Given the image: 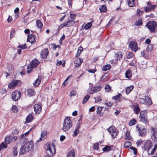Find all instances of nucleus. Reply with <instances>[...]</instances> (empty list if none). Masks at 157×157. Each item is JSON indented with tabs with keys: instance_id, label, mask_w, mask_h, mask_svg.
Returning <instances> with one entry per match:
<instances>
[{
	"instance_id": "nucleus-14",
	"label": "nucleus",
	"mask_w": 157,
	"mask_h": 157,
	"mask_svg": "<svg viewBox=\"0 0 157 157\" xmlns=\"http://www.w3.org/2000/svg\"><path fill=\"white\" fill-rule=\"evenodd\" d=\"M152 146V145L151 141L147 140L144 144V150L147 151L148 152V151Z\"/></svg>"
},
{
	"instance_id": "nucleus-1",
	"label": "nucleus",
	"mask_w": 157,
	"mask_h": 157,
	"mask_svg": "<svg viewBox=\"0 0 157 157\" xmlns=\"http://www.w3.org/2000/svg\"><path fill=\"white\" fill-rule=\"evenodd\" d=\"M34 144L32 141H24V144L20 148L19 153L20 155H23L31 151L33 147Z\"/></svg>"
},
{
	"instance_id": "nucleus-39",
	"label": "nucleus",
	"mask_w": 157,
	"mask_h": 157,
	"mask_svg": "<svg viewBox=\"0 0 157 157\" xmlns=\"http://www.w3.org/2000/svg\"><path fill=\"white\" fill-rule=\"evenodd\" d=\"M131 143L128 141H126L124 144V147L127 148L129 146H131Z\"/></svg>"
},
{
	"instance_id": "nucleus-20",
	"label": "nucleus",
	"mask_w": 157,
	"mask_h": 157,
	"mask_svg": "<svg viewBox=\"0 0 157 157\" xmlns=\"http://www.w3.org/2000/svg\"><path fill=\"white\" fill-rule=\"evenodd\" d=\"M28 95L29 97L34 96L35 94V92L34 90L32 89H29L27 90Z\"/></svg>"
},
{
	"instance_id": "nucleus-35",
	"label": "nucleus",
	"mask_w": 157,
	"mask_h": 157,
	"mask_svg": "<svg viewBox=\"0 0 157 157\" xmlns=\"http://www.w3.org/2000/svg\"><path fill=\"white\" fill-rule=\"evenodd\" d=\"M6 144H9L11 142L12 140L11 139V137L8 136L6 137L5 139Z\"/></svg>"
},
{
	"instance_id": "nucleus-15",
	"label": "nucleus",
	"mask_w": 157,
	"mask_h": 157,
	"mask_svg": "<svg viewBox=\"0 0 157 157\" xmlns=\"http://www.w3.org/2000/svg\"><path fill=\"white\" fill-rule=\"evenodd\" d=\"M48 54V49L44 48L43 50L40 53V57L42 59H45L47 58Z\"/></svg>"
},
{
	"instance_id": "nucleus-52",
	"label": "nucleus",
	"mask_w": 157,
	"mask_h": 157,
	"mask_svg": "<svg viewBox=\"0 0 157 157\" xmlns=\"http://www.w3.org/2000/svg\"><path fill=\"white\" fill-rule=\"evenodd\" d=\"M143 13L142 11H140V9H138L136 11V15L137 16H140Z\"/></svg>"
},
{
	"instance_id": "nucleus-41",
	"label": "nucleus",
	"mask_w": 157,
	"mask_h": 157,
	"mask_svg": "<svg viewBox=\"0 0 157 157\" xmlns=\"http://www.w3.org/2000/svg\"><path fill=\"white\" fill-rule=\"evenodd\" d=\"M90 98V96L89 95H86L84 98L83 100L82 101L83 104L85 103Z\"/></svg>"
},
{
	"instance_id": "nucleus-34",
	"label": "nucleus",
	"mask_w": 157,
	"mask_h": 157,
	"mask_svg": "<svg viewBox=\"0 0 157 157\" xmlns=\"http://www.w3.org/2000/svg\"><path fill=\"white\" fill-rule=\"evenodd\" d=\"M75 23V21H73V20L68 21L67 22V27H70L74 25Z\"/></svg>"
},
{
	"instance_id": "nucleus-29",
	"label": "nucleus",
	"mask_w": 157,
	"mask_h": 157,
	"mask_svg": "<svg viewBox=\"0 0 157 157\" xmlns=\"http://www.w3.org/2000/svg\"><path fill=\"white\" fill-rule=\"evenodd\" d=\"M17 144L15 145L13 147V153L14 155L15 156H17V155L18 151H17Z\"/></svg>"
},
{
	"instance_id": "nucleus-2",
	"label": "nucleus",
	"mask_w": 157,
	"mask_h": 157,
	"mask_svg": "<svg viewBox=\"0 0 157 157\" xmlns=\"http://www.w3.org/2000/svg\"><path fill=\"white\" fill-rule=\"evenodd\" d=\"M72 127V123L70 118L69 117L66 118L63 121L62 130L66 132L68 131Z\"/></svg>"
},
{
	"instance_id": "nucleus-58",
	"label": "nucleus",
	"mask_w": 157,
	"mask_h": 157,
	"mask_svg": "<svg viewBox=\"0 0 157 157\" xmlns=\"http://www.w3.org/2000/svg\"><path fill=\"white\" fill-rule=\"evenodd\" d=\"M102 108L100 106H98L97 110V113H100L102 110Z\"/></svg>"
},
{
	"instance_id": "nucleus-8",
	"label": "nucleus",
	"mask_w": 157,
	"mask_h": 157,
	"mask_svg": "<svg viewBox=\"0 0 157 157\" xmlns=\"http://www.w3.org/2000/svg\"><path fill=\"white\" fill-rule=\"evenodd\" d=\"M129 46L131 50L135 52L139 49L137 42L134 41H131Z\"/></svg>"
},
{
	"instance_id": "nucleus-10",
	"label": "nucleus",
	"mask_w": 157,
	"mask_h": 157,
	"mask_svg": "<svg viewBox=\"0 0 157 157\" xmlns=\"http://www.w3.org/2000/svg\"><path fill=\"white\" fill-rule=\"evenodd\" d=\"M45 148L47 150H49L51 155L55 153L56 152L55 147L54 145L52 144L51 145L48 144L45 146Z\"/></svg>"
},
{
	"instance_id": "nucleus-18",
	"label": "nucleus",
	"mask_w": 157,
	"mask_h": 157,
	"mask_svg": "<svg viewBox=\"0 0 157 157\" xmlns=\"http://www.w3.org/2000/svg\"><path fill=\"white\" fill-rule=\"evenodd\" d=\"M156 6L155 5H153L152 6H151V7L150 6H145L144 7V11L146 13L150 12L151 11L153 10Z\"/></svg>"
},
{
	"instance_id": "nucleus-63",
	"label": "nucleus",
	"mask_w": 157,
	"mask_h": 157,
	"mask_svg": "<svg viewBox=\"0 0 157 157\" xmlns=\"http://www.w3.org/2000/svg\"><path fill=\"white\" fill-rule=\"evenodd\" d=\"M133 56V55L132 53L129 52L127 56V58L129 59L132 58Z\"/></svg>"
},
{
	"instance_id": "nucleus-6",
	"label": "nucleus",
	"mask_w": 157,
	"mask_h": 157,
	"mask_svg": "<svg viewBox=\"0 0 157 157\" xmlns=\"http://www.w3.org/2000/svg\"><path fill=\"white\" fill-rule=\"evenodd\" d=\"M21 96L19 91L14 90L12 94V98L13 101H16L20 99Z\"/></svg>"
},
{
	"instance_id": "nucleus-60",
	"label": "nucleus",
	"mask_w": 157,
	"mask_h": 157,
	"mask_svg": "<svg viewBox=\"0 0 157 157\" xmlns=\"http://www.w3.org/2000/svg\"><path fill=\"white\" fill-rule=\"evenodd\" d=\"M31 130V128L30 129L29 131L28 132H27L25 133L22 134V135H21V137H25V136H28V134H29V132Z\"/></svg>"
},
{
	"instance_id": "nucleus-40",
	"label": "nucleus",
	"mask_w": 157,
	"mask_h": 157,
	"mask_svg": "<svg viewBox=\"0 0 157 157\" xmlns=\"http://www.w3.org/2000/svg\"><path fill=\"white\" fill-rule=\"evenodd\" d=\"M105 90L107 92H108L111 89V87L109 84L106 85L105 86Z\"/></svg>"
},
{
	"instance_id": "nucleus-57",
	"label": "nucleus",
	"mask_w": 157,
	"mask_h": 157,
	"mask_svg": "<svg viewBox=\"0 0 157 157\" xmlns=\"http://www.w3.org/2000/svg\"><path fill=\"white\" fill-rule=\"evenodd\" d=\"M51 45L52 46V48L54 49L55 50L57 48H60V47L59 45H56L55 44H52Z\"/></svg>"
},
{
	"instance_id": "nucleus-21",
	"label": "nucleus",
	"mask_w": 157,
	"mask_h": 157,
	"mask_svg": "<svg viewBox=\"0 0 157 157\" xmlns=\"http://www.w3.org/2000/svg\"><path fill=\"white\" fill-rule=\"evenodd\" d=\"M47 137V133L46 132L42 131L41 134V137L37 141H40L42 140H44Z\"/></svg>"
},
{
	"instance_id": "nucleus-7",
	"label": "nucleus",
	"mask_w": 157,
	"mask_h": 157,
	"mask_svg": "<svg viewBox=\"0 0 157 157\" xmlns=\"http://www.w3.org/2000/svg\"><path fill=\"white\" fill-rule=\"evenodd\" d=\"M21 84L20 80H13L8 85V87L11 89H13L17 86H20Z\"/></svg>"
},
{
	"instance_id": "nucleus-42",
	"label": "nucleus",
	"mask_w": 157,
	"mask_h": 157,
	"mask_svg": "<svg viewBox=\"0 0 157 157\" xmlns=\"http://www.w3.org/2000/svg\"><path fill=\"white\" fill-rule=\"evenodd\" d=\"M151 135H157V132L156 128H151Z\"/></svg>"
},
{
	"instance_id": "nucleus-13",
	"label": "nucleus",
	"mask_w": 157,
	"mask_h": 157,
	"mask_svg": "<svg viewBox=\"0 0 157 157\" xmlns=\"http://www.w3.org/2000/svg\"><path fill=\"white\" fill-rule=\"evenodd\" d=\"M34 109L35 114H38L41 112L42 108L41 106L38 104H36L34 106Z\"/></svg>"
},
{
	"instance_id": "nucleus-43",
	"label": "nucleus",
	"mask_w": 157,
	"mask_h": 157,
	"mask_svg": "<svg viewBox=\"0 0 157 157\" xmlns=\"http://www.w3.org/2000/svg\"><path fill=\"white\" fill-rule=\"evenodd\" d=\"M7 147V145L3 142L2 143L0 144V151H1L2 149L6 148Z\"/></svg>"
},
{
	"instance_id": "nucleus-3",
	"label": "nucleus",
	"mask_w": 157,
	"mask_h": 157,
	"mask_svg": "<svg viewBox=\"0 0 157 157\" xmlns=\"http://www.w3.org/2000/svg\"><path fill=\"white\" fill-rule=\"evenodd\" d=\"M39 63V62L38 60L36 59L33 60L27 66V73L29 74L30 73L33 68L37 67Z\"/></svg>"
},
{
	"instance_id": "nucleus-61",
	"label": "nucleus",
	"mask_w": 157,
	"mask_h": 157,
	"mask_svg": "<svg viewBox=\"0 0 157 157\" xmlns=\"http://www.w3.org/2000/svg\"><path fill=\"white\" fill-rule=\"evenodd\" d=\"M8 70L9 71L11 72L12 71L14 68L13 66L12 65H10L9 66Z\"/></svg>"
},
{
	"instance_id": "nucleus-19",
	"label": "nucleus",
	"mask_w": 157,
	"mask_h": 157,
	"mask_svg": "<svg viewBox=\"0 0 157 157\" xmlns=\"http://www.w3.org/2000/svg\"><path fill=\"white\" fill-rule=\"evenodd\" d=\"M133 107L135 113L136 114H138L140 111V109L139 108L138 105L137 104L134 105Z\"/></svg>"
},
{
	"instance_id": "nucleus-53",
	"label": "nucleus",
	"mask_w": 157,
	"mask_h": 157,
	"mask_svg": "<svg viewBox=\"0 0 157 157\" xmlns=\"http://www.w3.org/2000/svg\"><path fill=\"white\" fill-rule=\"evenodd\" d=\"M152 139L155 142H157V134L156 135H151Z\"/></svg>"
},
{
	"instance_id": "nucleus-11",
	"label": "nucleus",
	"mask_w": 157,
	"mask_h": 157,
	"mask_svg": "<svg viewBox=\"0 0 157 157\" xmlns=\"http://www.w3.org/2000/svg\"><path fill=\"white\" fill-rule=\"evenodd\" d=\"M123 53L121 52H119L115 54L116 58L115 59H113L111 61L112 63L115 64L117 63L118 60H120L122 57Z\"/></svg>"
},
{
	"instance_id": "nucleus-37",
	"label": "nucleus",
	"mask_w": 157,
	"mask_h": 157,
	"mask_svg": "<svg viewBox=\"0 0 157 157\" xmlns=\"http://www.w3.org/2000/svg\"><path fill=\"white\" fill-rule=\"evenodd\" d=\"M102 150L104 151H109L111 150V148L110 146H106L102 148Z\"/></svg>"
},
{
	"instance_id": "nucleus-25",
	"label": "nucleus",
	"mask_w": 157,
	"mask_h": 157,
	"mask_svg": "<svg viewBox=\"0 0 157 157\" xmlns=\"http://www.w3.org/2000/svg\"><path fill=\"white\" fill-rule=\"evenodd\" d=\"M134 86L133 85H130V86L127 87L126 90V94H128L131 91L133 90Z\"/></svg>"
},
{
	"instance_id": "nucleus-46",
	"label": "nucleus",
	"mask_w": 157,
	"mask_h": 157,
	"mask_svg": "<svg viewBox=\"0 0 157 157\" xmlns=\"http://www.w3.org/2000/svg\"><path fill=\"white\" fill-rule=\"evenodd\" d=\"M83 48L81 46H80L78 48L77 51V54L78 55V56H80L81 54V52L83 51Z\"/></svg>"
},
{
	"instance_id": "nucleus-44",
	"label": "nucleus",
	"mask_w": 157,
	"mask_h": 157,
	"mask_svg": "<svg viewBox=\"0 0 157 157\" xmlns=\"http://www.w3.org/2000/svg\"><path fill=\"white\" fill-rule=\"evenodd\" d=\"M138 102L142 104H145L146 102L145 99L140 98L138 99Z\"/></svg>"
},
{
	"instance_id": "nucleus-26",
	"label": "nucleus",
	"mask_w": 157,
	"mask_h": 157,
	"mask_svg": "<svg viewBox=\"0 0 157 157\" xmlns=\"http://www.w3.org/2000/svg\"><path fill=\"white\" fill-rule=\"evenodd\" d=\"M79 127H80V124L79 123L77 124L76 127L75 128V130L74 132V135L73 136H76L78 133L79 132V131L78 130V129Z\"/></svg>"
},
{
	"instance_id": "nucleus-62",
	"label": "nucleus",
	"mask_w": 157,
	"mask_h": 157,
	"mask_svg": "<svg viewBox=\"0 0 157 157\" xmlns=\"http://www.w3.org/2000/svg\"><path fill=\"white\" fill-rule=\"evenodd\" d=\"M97 70L96 69H90L87 70V71H88V72L93 73H95V72Z\"/></svg>"
},
{
	"instance_id": "nucleus-55",
	"label": "nucleus",
	"mask_w": 157,
	"mask_h": 157,
	"mask_svg": "<svg viewBox=\"0 0 157 157\" xmlns=\"http://www.w3.org/2000/svg\"><path fill=\"white\" fill-rule=\"evenodd\" d=\"M94 98L96 102H98L99 101H101L102 100L101 98L99 97H95Z\"/></svg>"
},
{
	"instance_id": "nucleus-5",
	"label": "nucleus",
	"mask_w": 157,
	"mask_h": 157,
	"mask_svg": "<svg viewBox=\"0 0 157 157\" xmlns=\"http://www.w3.org/2000/svg\"><path fill=\"white\" fill-rule=\"evenodd\" d=\"M147 28L150 30V32L154 33L155 31V29L157 25L156 21H149L147 24Z\"/></svg>"
},
{
	"instance_id": "nucleus-22",
	"label": "nucleus",
	"mask_w": 157,
	"mask_h": 157,
	"mask_svg": "<svg viewBox=\"0 0 157 157\" xmlns=\"http://www.w3.org/2000/svg\"><path fill=\"white\" fill-rule=\"evenodd\" d=\"M27 40L31 43H33L35 41L34 35L33 34L29 35L28 36Z\"/></svg>"
},
{
	"instance_id": "nucleus-48",
	"label": "nucleus",
	"mask_w": 157,
	"mask_h": 157,
	"mask_svg": "<svg viewBox=\"0 0 157 157\" xmlns=\"http://www.w3.org/2000/svg\"><path fill=\"white\" fill-rule=\"evenodd\" d=\"M18 48H21L22 49H24L26 48L27 47L25 44L23 45H20L17 47Z\"/></svg>"
},
{
	"instance_id": "nucleus-56",
	"label": "nucleus",
	"mask_w": 157,
	"mask_h": 157,
	"mask_svg": "<svg viewBox=\"0 0 157 157\" xmlns=\"http://www.w3.org/2000/svg\"><path fill=\"white\" fill-rule=\"evenodd\" d=\"M142 20L141 19H139L138 21L136 22V24L137 26H140L142 25Z\"/></svg>"
},
{
	"instance_id": "nucleus-9",
	"label": "nucleus",
	"mask_w": 157,
	"mask_h": 157,
	"mask_svg": "<svg viewBox=\"0 0 157 157\" xmlns=\"http://www.w3.org/2000/svg\"><path fill=\"white\" fill-rule=\"evenodd\" d=\"M101 89V86H99L91 87L88 89L87 92L89 94H92L98 92Z\"/></svg>"
},
{
	"instance_id": "nucleus-64",
	"label": "nucleus",
	"mask_w": 157,
	"mask_h": 157,
	"mask_svg": "<svg viewBox=\"0 0 157 157\" xmlns=\"http://www.w3.org/2000/svg\"><path fill=\"white\" fill-rule=\"evenodd\" d=\"M126 137L128 140H129L131 138L128 132H127L126 134Z\"/></svg>"
},
{
	"instance_id": "nucleus-27",
	"label": "nucleus",
	"mask_w": 157,
	"mask_h": 157,
	"mask_svg": "<svg viewBox=\"0 0 157 157\" xmlns=\"http://www.w3.org/2000/svg\"><path fill=\"white\" fill-rule=\"evenodd\" d=\"M111 68V66L110 64L106 65L104 66L102 68V70L105 71L110 70Z\"/></svg>"
},
{
	"instance_id": "nucleus-32",
	"label": "nucleus",
	"mask_w": 157,
	"mask_h": 157,
	"mask_svg": "<svg viewBox=\"0 0 157 157\" xmlns=\"http://www.w3.org/2000/svg\"><path fill=\"white\" fill-rule=\"evenodd\" d=\"M36 25L37 27L41 29L43 27V25L42 22L39 20H37L36 21Z\"/></svg>"
},
{
	"instance_id": "nucleus-59",
	"label": "nucleus",
	"mask_w": 157,
	"mask_h": 157,
	"mask_svg": "<svg viewBox=\"0 0 157 157\" xmlns=\"http://www.w3.org/2000/svg\"><path fill=\"white\" fill-rule=\"evenodd\" d=\"M130 149L133 151L135 155H136L137 154V149L135 147H130Z\"/></svg>"
},
{
	"instance_id": "nucleus-12",
	"label": "nucleus",
	"mask_w": 157,
	"mask_h": 157,
	"mask_svg": "<svg viewBox=\"0 0 157 157\" xmlns=\"http://www.w3.org/2000/svg\"><path fill=\"white\" fill-rule=\"evenodd\" d=\"M108 131L110 133L113 138H114L117 135V133L115 128L114 126H111L107 129Z\"/></svg>"
},
{
	"instance_id": "nucleus-28",
	"label": "nucleus",
	"mask_w": 157,
	"mask_h": 157,
	"mask_svg": "<svg viewBox=\"0 0 157 157\" xmlns=\"http://www.w3.org/2000/svg\"><path fill=\"white\" fill-rule=\"evenodd\" d=\"M33 117L32 115L31 114H29L26 117V120L27 123H29L31 122L33 120Z\"/></svg>"
},
{
	"instance_id": "nucleus-38",
	"label": "nucleus",
	"mask_w": 157,
	"mask_h": 157,
	"mask_svg": "<svg viewBox=\"0 0 157 157\" xmlns=\"http://www.w3.org/2000/svg\"><path fill=\"white\" fill-rule=\"evenodd\" d=\"M92 25V23L91 22H89L85 25L84 28L86 30L88 29L91 27Z\"/></svg>"
},
{
	"instance_id": "nucleus-49",
	"label": "nucleus",
	"mask_w": 157,
	"mask_h": 157,
	"mask_svg": "<svg viewBox=\"0 0 157 157\" xmlns=\"http://www.w3.org/2000/svg\"><path fill=\"white\" fill-rule=\"evenodd\" d=\"M73 0H68L67 2L69 6V8H72V1Z\"/></svg>"
},
{
	"instance_id": "nucleus-47",
	"label": "nucleus",
	"mask_w": 157,
	"mask_h": 157,
	"mask_svg": "<svg viewBox=\"0 0 157 157\" xmlns=\"http://www.w3.org/2000/svg\"><path fill=\"white\" fill-rule=\"evenodd\" d=\"M136 123V121L135 119H133L130 121L129 125L130 126L135 124Z\"/></svg>"
},
{
	"instance_id": "nucleus-23",
	"label": "nucleus",
	"mask_w": 157,
	"mask_h": 157,
	"mask_svg": "<svg viewBox=\"0 0 157 157\" xmlns=\"http://www.w3.org/2000/svg\"><path fill=\"white\" fill-rule=\"evenodd\" d=\"M145 98L146 101L145 105H149L152 104V102L151 100L148 96H145Z\"/></svg>"
},
{
	"instance_id": "nucleus-17",
	"label": "nucleus",
	"mask_w": 157,
	"mask_h": 157,
	"mask_svg": "<svg viewBox=\"0 0 157 157\" xmlns=\"http://www.w3.org/2000/svg\"><path fill=\"white\" fill-rule=\"evenodd\" d=\"M83 61V59L81 58L77 59L74 61L75 66L77 67H78L81 65Z\"/></svg>"
},
{
	"instance_id": "nucleus-33",
	"label": "nucleus",
	"mask_w": 157,
	"mask_h": 157,
	"mask_svg": "<svg viewBox=\"0 0 157 157\" xmlns=\"http://www.w3.org/2000/svg\"><path fill=\"white\" fill-rule=\"evenodd\" d=\"M100 11L101 12H105L107 10L106 8L105 5H103L99 8Z\"/></svg>"
},
{
	"instance_id": "nucleus-54",
	"label": "nucleus",
	"mask_w": 157,
	"mask_h": 157,
	"mask_svg": "<svg viewBox=\"0 0 157 157\" xmlns=\"http://www.w3.org/2000/svg\"><path fill=\"white\" fill-rule=\"evenodd\" d=\"M121 96V94H119L113 97V99L115 100H117Z\"/></svg>"
},
{
	"instance_id": "nucleus-50",
	"label": "nucleus",
	"mask_w": 157,
	"mask_h": 157,
	"mask_svg": "<svg viewBox=\"0 0 157 157\" xmlns=\"http://www.w3.org/2000/svg\"><path fill=\"white\" fill-rule=\"evenodd\" d=\"M76 94V91L74 90H72L71 91L69 95L70 96H75Z\"/></svg>"
},
{
	"instance_id": "nucleus-31",
	"label": "nucleus",
	"mask_w": 157,
	"mask_h": 157,
	"mask_svg": "<svg viewBox=\"0 0 157 157\" xmlns=\"http://www.w3.org/2000/svg\"><path fill=\"white\" fill-rule=\"evenodd\" d=\"M127 1L129 6L133 7L135 6V0H127Z\"/></svg>"
},
{
	"instance_id": "nucleus-4",
	"label": "nucleus",
	"mask_w": 157,
	"mask_h": 157,
	"mask_svg": "<svg viewBox=\"0 0 157 157\" xmlns=\"http://www.w3.org/2000/svg\"><path fill=\"white\" fill-rule=\"evenodd\" d=\"M140 121L145 124H147L148 122L147 113L146 111H143L140 112Z\"/></svg>"
},
{
	"instance_id": "nucleus-51",
	"label": "nucleus",
	"mask_w": 157,
	"mask_h": 157,
	"mask_svg": "<svg viewBox=\"0 0 157 157\" xmlns=\"http://www.w3.org/2000/svg\"><path fill=\"white\" fill-rule=\"evenodd\" d=\"M152 50L151 45V44H149L146 49V51L147 52H149L151 51Z\"/></svg>"
},
{
	"instance_id": "nucleus-36",
	"label": "nucleus",
	"mask_w": 157,
	"mask_h": 157,
	"mask_svg": "<svg viewBox=\"0 0 157 157\" xmlns=\"http://www.w3.org/2000/svg\"><path fill=\"white\" fill-rule=\"evenodd\" d=\"M75 152L73 150L71 151L67 155V157H75Z\"/></svg>"
},
{
	"instance_id": "nucleus-16",
	"label": "nucleus",
	"mask_w": 157,
	"mask_h": 157,
	"mask_svg": "<svg viewBox=\"0 0 157 157\" xmlns=\"http://www.w3.org/2000/svg\"><path fill=\"white\" fill-rule=\"evenodd\" d=\"M137 129L139 132L140 135L141 136H144L146 134L147 129L145 128H141L139 127H137Z\"/></svg>"
},
{
	"instance_id": "nucleus-45",
	"label": "nucleus",
	"mask_w": 157,
	"mask_h": 157,
	"mask_svg": "<svg viewBox=\"0 0 157 157\" xmlns=\"http://www.w3.org/2000/svg\"><path fill=\"white\" fill-rule=\"evenodd\" d=\"M12 110L15 113H17L18 112V108L16 106L14 105H13L12 107Z\"/></svg>"
},
{
	"instance_id": "nucleus-30",
	"label": "nucleus",
	"mask_w": 157,
	"mask_h": 157,
	"mask_svg": "<svg viewBox=\"0 0 157 157\" xmlns=\"http://www.w3.org/2000/svg\"><path fill=\"white\" fill-rule=\"evenodd\" d=\"M126 78H129L132 77V72L130 70H127L125 73Z\"/></svg>"
},
{
	"instance_id": "nucleus-24",
	"label": "nucleus",
	"mask_w": 157,
	"mask_h": 157,
	"mask_svg": "<svg viewBox=\"0 0 157 157\" xmlns=\"http://www.w3.org/2000/svg\"><path fill=\"white\" fill-rule=\"evenodd\" d=\"M41 78L39 76L38 78L36 80L35 82L33 83V84L34 86H39L41 82Z\"/></svg>"
}]
</instances>
